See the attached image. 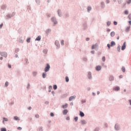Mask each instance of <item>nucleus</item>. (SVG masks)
<instances>
[{
	"instance_id": "1",
	"label": "nucleus",
	"mask_w": 131,
	"mask_h": 131,
	"mask_svg": "<svg viewBox=\"0 0 131 131\" xmlns=\"http://www.w3.org/2000/svg\"><path fill=\"white\" fill-rule=\"evenodd\" d=\"M50 64H47V66L46 67L45 69V72H48V71H49V70H50Z\"/></svg>"
},
{
	"instance_id": "2",
	"label": "nucleus",
	"mask_w": 131,
	"mask_h": 131,
	"mask_svg": "<svg viewBox=\"0 0 131 131\" xmlns=\"http://www.w3.org/2000/svg\"><path fill=\"white\" fill-rule=\"evenodd\" d=\"M126 48V42H124L123 44V46L121 47L122 51H124V50H125V48Z\"/></svg>"
},
{
	"instance_id": "3",
	"label": "nucleus",
	"mask_w": 131,
	"mask_h": 131,
	"mask_svg": "<svg viewBox=\"0 0 131 131\" xmlns=\"http://www.w3.org/2000/svg\"><path fill=\"white\" fill-rule=\"evenodd\" d=\"M101 69H102V67L100 66H98L96 67V69L97 71H100V70H101Z\"/></svg>"
},
{
	"instance_id": "4",
	"label": "nucleus",
	"mask_w": 131,
	"mask_h": 131,
	"mask_svg": "<svg viewBox=\"0 0 131 131\" xmlns=\"http://www.w3.org/2000/svg\"><path fill=\"white\" fill-rule=\"evenodd\" d=\"M75 98H76V96H73L70 97L69 98V101H72L73 99H75Z\"/></svg>"
},
{
	"instance_id": "5",
	"label": "nucleus",
	"mask_w": 131,
	"mask_h": 131,
	"mask_svg": "<svg viewBox=\"0 0 131 131\" xmlns=\"http://www.w3.org/2000/svg\"><path fill=\"white\" fill-rule=\"evenodd\" d=\"M130 29V26H128L126 27V28L125 29V31L126 32H128L129 31V30Z\"/></svg>"
},
{
	"instance_id": "6",
	"label": "nucleus",
	"mask_w": 131,
	"mask_h": 131,
	"mask_svg": "<svg viewBox=\"0 0 131 131\" xmlns=\"http://www.w3.org/2000/svg\"><path fill=\"white\" fill-rule=\"evenodd\" d=\"M120 90V88L119 86H116L114 88V91H118Z\"/></svg>"
},
{
	"instance_id": "7",
	"label": "nucleus",
	"mask_w": 131,
	"mask_h": 131,
	"mask_svg": "<svg viewBox=\"0 0 131 131\" xmlns=\"http://www.w3.org/2000/svg\"><path fill=\"white\" fill-rule=\"evenodd\" d=\"M67 107H68V104L66 103L64 105H63L62 106V107L63 108V109H65L66 108H67Z\"/></svg>"
},
{
	"instance_id": "8",
	"label": "nucleus",
	"mask_w": 131,
	"mask_h": 131,
	"mask_svg": "<svg viewBox=\"0 0 131 131\" xmlns=\"http://www.w3.org/2000/svg\"><path fill=\"white\" fill-rule=\"evenodd\" d=\"M67 113H68V110H64L63 111V115H66V114H67Z\"/></svg>"
},
{
	"instance_id": "9",
	"label": "nucleus",
	"mask_w": 131,
	"mask_h": 131,
	"mask_svg": "<svg viewBox=\"0 0 131 131\" xmlns=\"http://www.w3.org/2000/svg\"><path fill=\"white\" fill-rule=\"evenodd\" d=\"M55 45L57 46V47H60V43H59V41H55Z\"/></svg>"
},
{
	"instance_id": "10",
	"label": "nucleus",
	"mask_w": 131,
	"mask_h": 131,
	"mask_svg": "<svg viewBox=\"0 0 131 131\" xmlns=\"http://www.w3.org/2000/svg\"><path fill=\"white\" fill-rule=\"evenodd\" d=\"M51 20H52V21H53V22H54L55 24H57V21L55 20L56 19L55 18H54V17L52 18Z\"/></svg>"
},
{
	"instance_id": "11",
	"label": "nucleus",
	"mask_w": 131,
	"mask_h": 131,
	"mask_svg": "<svg viewBox=\"0 0 131 131\" xmlns=\"http://www.w3.org/2000/svg\"><path fill=\"white\" fill-rule=\"evenodd\" d=\"M115 35V32H112L111 33V36H112V37H113V36H114Z\"/></svg>"
},
{
	"instance_id": "12",
	"label": "nucleus",
	"mask_w": 131,
	"mask_h": 131,
	"mask_svg": "<svg viewBox=\"0 0 131 131\" xmlns=\"http://www.w3.org/2000/svg\"><path fill=\"white\" fill-rule=\"evenodd\" d=\"M110 80L111 81H112V80H114V77H113V76H111L110 77Z\"/></svg>"
},
{
	"instance_id": "13",
	"label": "nucleus",
	"mask_w": 131,
	"mask_h": 131,
	"mask_svg": "<svg viewBox=\"0 0 131 131\" xmlns=\"http://www.w3.org/2000/svg\"><path fill=\"white\" fill-rule=\"evenodd\" d=\"M97 44H95V45H92V49L94 50V49H96V48H97Z\"/></svg>"
},
{
	"instance_id": "14",
	"label": "nucleus",
	"mask_w": 131,
	"mask_h": 131,
	"mask_svg": "<svg viewBox=\"0 0 131 131\" xmlns=\"http://www.w3.org/2000/svg\"><path fill=\"white\" fill-rule=\"evenodd\" d=\"M80 116L81 117H83V116H84V114L82 112H80Z\"/></svg>"
},
{
	"instance_id": "15",
	"label": "nucleus",
	"mask_w": 131,
	"mask_h": 131,
	"mask_svg": "<svg viewBox=\"0 0 131 131\" xmlns=\"http://www.w3.org/2000/svg\"><path fill=\"white\" fill-rule=\"evenodd\" d=\"M81 124H85L86 123V122L84 120H82L81 121Z\"/></svg>"
},
{
	"instance_id": "16",
	"label": "nucleus",
	"mask_w": 131,
	"mask_h": 131,
	"mask_svg": "<svg viewBox=\"0 0 131 131\" xmlns=\"http://www.w3.org/2000/svg\"><path fill=\"white\" fill-rule=\"evenodd\" d=\"M115 45H116L115 42L112 41L111 42V47H113V46H115Z\"/></svg>"
},
{
	"instance_id": "17",
	"label": "nucleus",
	"mask_w": 131,
	"mask_h": 131,
	"mask_svg": "<svg viewBox=\"0 0 131 131\" xmlns=\"http://www.w3.org/2000/svg\"><path fill=\"white\" fill-rule=\"evenodd\" d=\"M14 118L15 120H20V119L17 116H15Z\"/></svg>"
},
{
	"instance_id": "18",
	"label": "nucleus",
	"mask_w": 131,
	"mask_h": 131,
	"mask_svg": "<svg viewBox=\"0 0 131 131\" xmlns=\"http://www.w3.org/2000/svg\"><path fill=\"white\" fill-rule=\"evenodd\" d=\"M35 40L39 41L40 40V36H38L35 39Z\"/></svg>"
},
{
	"instance_id": "19",
	"label": "nucleus",
	"mask_w": 131,
	"mask_h": 131,
	"mask_svg": "<svg viewBox=\"0 0 131 131\" xmlns=\"http://www.w3.org/2000/svg\"><path fill=\"white\" fill-rule=\"evenodd\" d=\"M47 76V74L45 73H43L42 74V77L43 78H46V77Z\"/></svg>"
},
{
	"instance_id": "20",
	"label": "nucleus",
	"mask_w": 131,
	"mask_h": 131,
	"mask_svg": "<svg viewBox=\"0 0 131 131\" xmlns=\"http://www.w3.org/2000/svg\"><path fill=\"white\" fill-rule=\"evenodd\" d=\"M125 15H128V11L127 10H125L124 12Z\"/></svg>"
},
{
	"instance_id": "21",
	"label": "nucleus",
	"mask_w": 131,
	"mask_h": 131,
	"mask_svg": "<svg viewBox=\"0 0 131 131\" xmlns=\"http://www.w3.org/2000/svg\"><path fill=\"white\" fill-rule=\"evenodd\" d=\"M88 75H89V78L90 79L92 78V73H89Z\"/></svg>"
},
{
	"instance_id": "22",
	"label": "nucleus",
	"mask_w": 131,
	"mask_h": 131,
	"mask_svg": "<svg viewBox=\"0 0 131 131\" xmlns=\"http://www.w3.org/2000/svg\"><path fill=\"white\" fill-rule=\"evenodd\" d=\"M66 82H68V81H69V78H68V77H66Z\"/></svg>"
},
{
	"instance_id": "23",
	"label": "nucleus",
	"mask_w": 131,
	"mask_h": 131,
	"mask_svg": "<svg viewBox=\"0 0 131 131\" xmlns=\"http://www.w3.org/2000/svg\"><path fill=\"white\" fill-rule=\"evenodd\" d=\"M117 51L118 52H120V46H118Z\"/></svg>"
},
{
	"instance_id": "24",
	"label": "nucleus",
	"mask_w": 131,
	"mask_h": 131,
	"mask_svg": "<svg viewBox=\"0 0 131 131\" xmlns=\"http://www.w3.org/2000/svg\"><path fill=\"white\" fill-rule=\"evenodd\" d=\"M122 71L123 72H125V68L122 67Z\"/></svg>"
},
{
	"instance_id": "25",
	"label": "nucleus",
	"mask_w": 131,
	"mask_h": 131,
	"mask_svg": "<svg viewBox=\"0 0 131 131\" xmlns=\"http://www.w3.org/2000/svg\"><path fill=\"white\" fill-rule=\"evenodd\" d=\"M107 26H110V25H111V21H107Z\"/></svg>"
},
{
	"instance_id": "26",
	"label": "nucleus",
	"mask_w": 131,
	"mask_h": 131,
	"mask_svg": "<svg viewBox=\"0 0 131 131\" xmlns=\"http://www.w3.org/2000/svg\"><path fill=\"white\" fill-rule=\"evenodd\" d=\"M57 85H53L54 90H57Z\"/></svg>"
},
{
	"instance_id": "27",
	"label": "nucleus",
	"mask_w": 131,
	"mask_h": 131,
	"mask_svg": "<svg viewBox=\"0 0 131 131\" xmlns=\"http://www.w3.org/2000/svg\"><path fill=\"white\" fill-rule=\"evenodd\" d=\"M102 61L103 62H105V61H106V58H105V56H103L102 57Z\"/></svg>"
},
{
	"instance_id": "28",
	"label": "nucleus",
	"mask_w": 131,
	"mask_h": 131,
	"mask_svg": "<svg viewBox=\"0 0 131 131\" xmlns=\"http://www.w3.org/2000/svg\"><path fill=\"white\" fill-rule=\"evenodd\" d=\"M91 10H92V7H89L88 8V12H90V11H91Z\"/></svg>"
},
{
	"instance_id": "29",
	"label": "nucleus",
	"mask_w": 131,
	"mask_h": 131,
	"mask_svg": "<svg viewBox=\"0 0 131 131\" xmlns=\"http://www.w3.org/2000/svg\"><path fill=\"white\" fill-rule=\"evenodd\" d=\"M1 131H7V129L6 128H3L1 129Z\"/></svg>"
},
{
	"instance_id": "30",
	"label": "nucleus",
	"mask_w": 131,
	"mask_h": 131,
	"mask_svg": "<svg viewBox=\"0 0 131 131\" xmlns=\"http://www.w3.org/2000/svg\"><path fill=\"white\" fill-rule=\"evenodd\" d=\"M61 45L62 46H64V40H62L61 41Z\"/></svg>"
},
{
	"instance_id": "31",
	"label": "nucleus",
	"mask_w": 131,
	"mask_h": 131,
	"mask_svg": "<svg viewBox=\"0 0 131 131\" xmlns=\"http://www.w3.org/2000/svg\"><path fill=\"white\" fill-rule=\"evenodd\" d=\"M3 119H4L3 122H4L5 121H8V119L6 118H4Z\"/></svg>"
},
{
	"instance_id": "32",
	"label": "nucleus",
	"mask_w": 131,
	"mask_h": 131,
	"mask_svg": "<svg viewBox=\"0 0 131 131\" xmlns=\"http://www.w3.org/2000/svg\"><path fill=\"white\" fill-rule=\"evenodd\" d=\"M128 18L129 20H131V14H129L128 15Z\"/></svg>"
},
{
	"instance_id": "33",
	"label": "nucleus",
	"mask_w": 131,
	"mask_h": 131,
	"mask_svg": "<svg viewBox=\"0 0 131 131\" xmlns=\"http://www.w3.org/2000/svg\"><path fill=\"white\" fill-rule=\"evenodd\" d=\"M8 85H9V82H6L5 86H8Z\"/></svg>"
},
{
	"instance_id": "34",
	"label": "nucleus",
	"mask_w": 131,
	"mask_h": 131,
	"mask_svg": "<svg viewBox=\"0 0 131 131\" xmlns=\"http://www.w3.org/2000/svg\"><path fill=\"white\" fill-rule=\"evenodd\" d=\"M130 3H131V0H128V1L127 2V5H129V4H130Z\"/></svg>"
},
{
	"instance_id": "35",
	"label": "nucleus",
	"mask_w": 131,
	"mask_h": 131,
	"mask_svg": "<svg viewBox=\"0 0 131 131\" xmlns=\"http://www.w3.org/2000/svg\"><path fill=\"white\" fill-rule=\"evenodd\" d=\"M74 119H75V121L76 122V121H77V120H78V117H75Z\"/></svg>"
},
{
	"instance_id": "36",
	"label": "nucleus",
	"mask_w": 131,
	"mask_h": 131,
	"mask_svg": "<svg viewBox=\"0 0 131 131\" xmlns=\"http://www.w3.org/2000/svg\"><path fill=\"white\" fill-rule=\"evenodd\" d=\"M33 74L34 76H35V75H36V74H37V73H36V72H33Z\"/></svg>"
},
{
	"instance_id": "37",
	"label": "nucleus",
	"mask_w": 131,
	"mask_h": 131,
	"mask_svg": "<svg viewBox=\"0 0 131 131\" xmlns=\"http://www.w3.org/2000/svg\"><path fill=\"white\" fill-rule=\"evenodd\" d=\"M36 118H39V115L38 114H37L35 115Z\"/></svg>"
},
{
	"instance_id": "38",
	"label": "nucleus",
	"mask_w": 131,
	"mask_h": 131,
	"mask_svg": "<svg viewBox=\"0 0 131 131\" xmlns=\"http://www.w3.org/2000/svg\"><path fill=\"white\" fill-rule=\"evenodd\" d=\"M27 41L28 42H30V38H28V39H27Z\"/></svg>"
},
{
	"instance_id": "39",
	"label": "nucleus",
	"mask_w": 131,
	"mask_h": 131,
	"mask_svg": "<svg viewBox=\"0 0 131 131\" xmlns=\"http://www.w3.org/2000/svg\"><path fill=\"white\" fill-rule=\"evenodd\" d=\"M107 47L108 48V49H110L111 45H110V44H107Z\"/></svg>"
},
{
	"instance_id": "40",
	"label": "nucleus",
	"mask_w": 131,
	"mask_h": 131,
	"mask_svg": "<svg viewBox=\"0 0 131 131\" xmlns=\"http://www.w3.org/2000/svg\"><path fill=\"white\" fill-rule=\"evenodd\" d=\"M17 129H18V130H21V129H22V128L21 127H18Z\"/></svg>"
},
{
	"instance_id": "41",
	"label": "nucleus",
	"mask_w": 131,
	"mask_h": 131,
	"mask_svg": "<svg viewBox=\"0 0 131 131\" xmlns=\"http://www.w3.org/2000/svg\"><path fill=\"white\" fill-rule=\"evenodd\" d=\"M100 129L99 128H96L94 131H99Z\"/></svg>"
},
{
	"instance_id": "42",
	"label": "nucleus",
	"mask_w": 131,
	"mask_h": 131,
	"mask_svg": "<svg viewBox=\"0 0 131 131\" xmlns=\"http://www.w3.org/2000/svg\"><path fill=\"white\" fill-rule=\"evenodd\" d=\"M122 0H118L119 4H121Z\"/></svg>"
},
{
	"instance_id": "43",
	"label": "nucleus",
	"mask_w": 131,
	"mask_h": 131,
	"mask_svg": "<svg viewBox=\"0 0 131 131\" xmlns=\"http://www.w3.org/2000/svg\"><path fill=\"white\" fill-rule=\"evenodd\" d=\"M50 116H52V117L54 116V113H51L50 114Z\"/></svg>"
},
{
	"instance_id": "44",
	"label": "nucleus",
	"mask_w": 131,
	"mask_h": 131,
	"mask_svg": "<svg viewBox=\"0 0 131 131\" xmlns=\"http://www.w3.org/2000/svg\"><path fill=\"white\" fill-rule=\"evenodd\" d=\"M114 25H116L117 24V22L114 21Z\"/></svg>"
},
{
	"instance_id": "45",
	"label": "nucleus",
	"mask_w": 131,
	"mask_h": 131,
	"mask_svg": "<svg viewBox=\"0 0 131 131\" xmlns=\"http://www.w3.org/2000/svg\"><path fill=\"white\" fill-rule=\"evenodd\" d=\"M8 67H9V68H11L12 67H11V64H9Z\"/></svg>"
},
{
	"instance_id": "46",
	"label": "nucleus",
	"mask_w": 131,
	"mask_h": 131,
	"mask_svg": "<svg viewBox=\"0 0 131 131\" xmlns=\"http://www.w3.org/2000/svg\"><path fill=\"white\" fill-rule=\"evenodd\" d=\"M110 3V1L109 0H106V3L109 4Z\"/></svg>"
},
{
	"instance_id": "47",
	"label": "nucleus",
	"mask_w": 131,
	"mask_h": 131,
	"mask_svg": "<svg viewBox=\"0 0 131 131\" xmlns=\"http://www.w3.org/2000/svg\"><path fill=\"white\" fill-rule=\"evenodd\" d=\"M102 6H105V3L104 2L101 3Z\"/></svg>"
},
{
	"instance_id": "48",
	"label": "nucleus",
	"mask_w": 131,
	"mask_h": 131,
	"mask_svg": "<svg viewBox=\"0 0 131 131\" xmlns=\"http://www.w3.org/2000/svg\"><path fill=\"white\" fill-rule=\"evenodd\" d=\"M4 25V24H2L1 25H0V28H2V27H3V26Z\"/></svg>"
},
{
	"instance_id": "49",
	"label": "nucleus",
	"mask_w": 131,
	"mask_h": 131,
	"mask_svg": "<svg viewBox=\"0 0 131 131\" xmlns=\"http://www.w3.org/2000/svg\"><path fill=\"white\" fill-rule=\"evenodd\" d=\"M70 120V118L69 117L67 118V120Z\"/></svg>"
},
{
	"instance_id": "50",
	"label": "nucleus",
	"mask_w": 131,
	"mask_h": 131,
	"mask_svg": "<svg viewBox=\"0 0 131 131\" xmlns=\"http://www.w3.org/2000/svg\"><path fill=\"white\" fill-rule=\"evenodd\" d=\"M86 41H89V40H90V38H87L86 39Z\"/></svg>"
},
{
	"instance_id": "51",
	"label": "nucleus",
	"mask_w": 131,
	"mask_h": 131,
	"mask_svg": "<svg viewBox=\"0 0 131 131\" xmlns=\"http://www.w3.org/2000/svg\"><path fill=\"white\" fill-rule=\"evenodd\" d=\"M31 109H32L31 106H30L29 107H28V110H31Z\"/></svg>"
},
{
	"instance_id": "52",
	"label": "nucleus",
	"mask_w": 131,
	"mask_h": 131,
	"mask_svg": "<svg viewBox=\"0 0 131 131\" xmlns=\"http://www.w3.org/2000/svg\"><path fill=\"white\" fill-rule=\"evenodd\" d=\"M92 54H95V51H91Z\"/></svg>"
},
{
	"instance_id": "53",
	"label": "nucleus",
	"mask_w": 131,
	"mask_h": 131,
	"mask_svg": "<svg viewBox=\"0 0 131 131\" xmlns=\"http://www.w3.org/2000/svg\"><path fill=\"white\" fill-rule=\"evenodd\" d=\"M25 61L26 62V63H27V62H28V59H25Z\"/></svg>"
},
{
	"instance_id": "54",
	"label": "nucleus",
	"mask_w": 131,
	"mask_h": 131,
	"mask_svg": "<svg viewBox=\"0 0 131 131\" xmlns=\"http://www.w3.org/2000/svg\"><path fill=\"white\" fill-rule=\"evenodd\" d=\"M128 23H129V25H131V21H130V20H129V21H128Z\"/></svg>"
},
{
	"instance_id": "55",
	"label": "nucleus",
	"mask_w": 131,
	"mask_h": 131,
	"mask_svg": "<svg viewBox=\"0 0 131 131\" xmlns=\"http://www.w3.org/2000/svg\"><path fill=\"white\" fill-rule=\"evenodd\" d=\"M129 103H130V105H131V100H129Z\"/></svg>"
},
{
	"instance_id": "56",
	"label": "nucleus",
	"mask_w": 131,
	"mask_h": 131,
	"mask_svg": "<svg viewBox=\"0 0 131 131\" xmlns=\"http://www.w3.org/2000/svg\"><path fill=\"white\" fill-rule=\"evenodd\" d=\"M47 16H48V17H51V14H49Z\"/></svg>"
},
{
	"instance_id": "57",
	"label": "nucleus",
	"mask_w": 131,
	"mask_h": 131,
	"mask_svg": "<svg viewBox=\"0 0 131 131\" xmlns=\"http://www.w3.org/2000/svg\"><path fill=\"white\" fill-rule=\"evenodd\" d=\"M119 77H120V78H122V75H120V76H119Z\"/></svg>"
},
{
	"instance_id": "58",
	"label": "nucleus",
	"mask_w": 131,
	"mask_h": 131,
	"mask_svg": "<svg viewBox=\"0 0 131 131\" xmlns=\"http://www.w3.org/2000/svg\"><path fill=\"white\" fill-rule=\"evenodd\" d=\"M110 29H107V32H110Z\"/></svg>"
},
{
	"instance_id": "59",
	"label": "nucleus",
	"mask_w": 131,
	"mask_h": 131,
	"mask_svg": "<svg viewBox=\"0 0 131 131\" xmlns=\"http://www.w3.org/2000/svg\"><path fill=\"white\" fill-rule=\"evenodd\" d=\"M117 39H119V36L117 37Z\"/></svg>"
},
{
	"instance_id": "60",
	"label": "nucleus",
	"mask_w": 131,
	"mask_h": 131,
	"mask_svg": "<svg viewBox=\"0 0 131 131\" xmlns=\"http://www.w3.org/2000/svg\"><path fill=\"white\" fill-rule=\"evenodd\" d=\"M15 57H16V58H17V57H18V55H15Z\"/></svg>"
},
{
	"instance_id": "61",
	"label": "nucleus",
	"mask_w": 131,
	"mask_h": 131,
	"mask_svg": "<svg viewBox=\"0 0 131 131\" xmlns=\"http://www.w3.org/2000/svg\"><path fill=\"white\" fill-rule=\"evenodd\" d=\"M100 94V92H97V95H99Z\"/></svg>"
},
{
	"instance_id": "62",
	"label": "nucleus",
	"mask_w": 131,
	"mask_h": 131,
	"mask_svg": "<svg viewBox=\"0 0 131 131\" xmlns=\"http://www.w3.org/2000/svg\"><path fill=\"white\" fill-rule=\"evenodd\" d=\"M52 94H55V92H54V91H52Z\"/></svg>"
},
{
	"instance_id": "63",
	"label": "nucleus",
	"mask_w": 131,
	"mask_h": 131,
	"mask_svg": "<svg viewBox=\"0 0 131 131\" xmlns=\"http://www.w3.org/2000/svg\"><path fill=\"white\" fill-rule=\"evenodd\" d=\"M0 59H1V60H3V57H1V58H0Z\"/></svg>"
},
{
	"instance_id": "64",
	"label": "nucleus",
	"mask_w": 131,
	"mask_h": 131,
	"mask_svg": "<svg viewBox=\"0 0 131 131\" xmlns=\"http://www.w3.org/2000/svg\"><path fill=\"white\" fill-rule=\"evenodd\" d=\"M19 41H20V42H23V41H22V40L21 41V40H19Z\"/></svg>"
}]
</instances>
